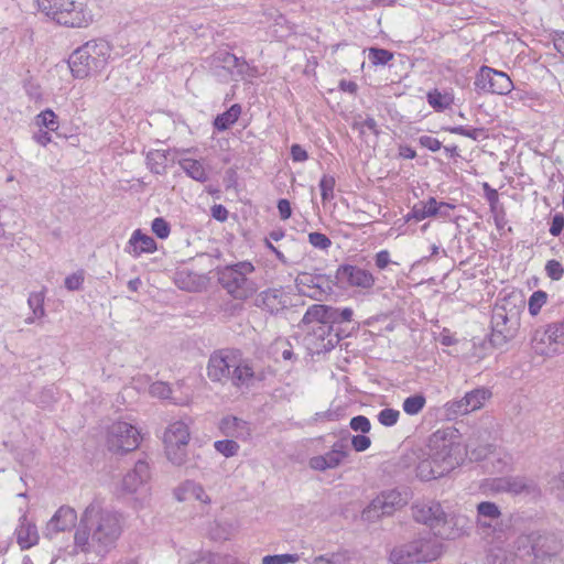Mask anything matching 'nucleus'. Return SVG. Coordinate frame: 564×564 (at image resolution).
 I'll return each mask as SVG.
<instances>
[{
  "label": "nucleus",
  "instance_id": "bb28decb",
  "mask_svg": "<svg viewBox=\"0 0 564 564\" xmlns=\"http://www.w3.org/2000/svg\"><path fill=\"white\" fill-rule=\"evenodd\" d=\"M163 441L164 444H171V446L173 444L187 445L189 441L188 426L182 421L171 423L164 433Z\"/></svg>",
  "mask_w": 564,
  "mask_h": 564
},
{
  "label": "nucleus",
  "instance_id": "864d4df0",
  "mask_svg": "<svg viewBox=\"0 0 564 564\" xmlns=\"http://www.w3.org/2000/svg\"><path fill=\"white\" fill-rule=\"evenodd\" d=\"M478 516L489 519H498L501 512L498 506L490 501H482L477 506Z\"/></svg>",
  "mask_w": 564,
  "mask_h": 564
},
{
  "label": "nucleus",
  "instance_id": "bf43d9fd",
  "mask_svg": "<svg viewBox=\"0 0 564 564\" xmlns=\"http://www.w3.org/2000/svg\"><path fill=\"white\" fill-rule=\"evenodd\" d=\"M84 279H85L84 271L79 270V271L66 276L65 282H64L65 288L68 291H78L83 286Z\"/></svg>",
  "mask_w": 564,
  "mask_h": 564
},
{
  "label": "nucleus",
  "instance_id": "ddd939ff",
  "mask_svg": "<svg viewBox=\"0 0 564 564\" xmlns=\"http://www.w3.org/2000/svg\"><path fill=\"white\" fill-rule=\"evenodd\" d=\"M295 285L302 295L321 301L332 292L334 281L326 274L302 272L296 276Z\"/></svg>",
  "mask_w": 564,
  "mask_h": 564
},
{
  "label": "nucleus",
  "instance_id": "5fc2aeb1",
  "mask_svg": "<svg viewBox=\"0 0 564 564\" xmlns=\"http://www.w3.org/2000/svg\"><path fill=\"white\" fill-rule=\"evenodd\" d=\"M299 560V554L267 555L262 558V564H290L296 563Z\"/></svg>",
  "mask_w": 564,
  "mask_h": 564
},
{
  "label": "nucleus",
  "instance_id": "6ab92c4d",
  "mask_svg": "<svg viewBox=\"0 0 564 564\" xmlns=\"http://www.w3.org/2000/svg\"><path fill=\"white\" fill-rule=\"evenodd\" d=\"M494 488L500 492H509L513 495L519 494H534L538 490L536 484L527 477L522 476H506L495 479Z\"/></svg>",
  "mask_w": 564,
  "mask_h": 564
},
{
  "label": "nucleus",
  "instance_id": "b1692460",
  "mask_svg": "<svg viewBox=\"0 0 564 564\" xmlns=\"http://www.w3.org/2000/svg\"><path fill=\"white\" fill-rule=\"evenodd\" d=\"M155 250L156 242L151 236L143 234L140 229L133 231L127 249L130 254L138 258L142 253H152Z\"/></svg>",
  "mask_w": 564,
  "mask_h": 564
},
{
  "label": "nucleus",
  "instance_id": "f704fd0d",
  "mask_svg": "<svg viewBox=\"0 0 564 564\" xmlns=\"http://www.w3.org/2000/svg\"><path fill=\"white\" fill-rule=\"evenodd\" d=\"M188 564H229V557L210 552L194 553Z\"/></svg>",
  "mask_w": 564,
  "mask_h": 564
},
{
  "label": "nucleus",
  "instance_id": "e433bc0d",
  "mask_svg": "<svg viewBox=\"0 0 564 564\" xmlns=\"http://www.w3.org/2000/svg\"><path fill=\"white\" fill-rule=\"evenodd\" d=\"M426 404V398L422 393H416L404 399L402 409L408 415L419 414Z\"/></svg>",
  "mask_w": 564,
  "mask_h": 564
},
{
  "label": "nucleus",
  "instance_id": "9b49d317",
  "mask_svg": "<svg viewBox=\"0 0 564 564\" xmlns=\"http://www.w3.org/2000/svg\"><path fill=\"white\" fill-rule=\"evenodd\" d=\"M474 85L478 94L507 95L513 89V83L505 72L485 65L478 70Z\"/></svg>",
  "mask_w": 564,
  "mask_h": 564
},
{
  "label": "nucleus",
  "instance_id": "412c9836",
  "mask_svg": "<svg viewBox=\"0 0 564 564\" xmlns=\"http://www.w3.org/2000/svg\"><path fill=\"white\" fill-rule=\"evenodd\" d=\"M219 431L227 437L247 440L250 436L248 422L232 415L225 416L219 422Z\"/></svg>",
  "mask_w": 564,
  "mask_h": 564
},
{
  "label": "nucleus",
  "instance_id": "aec40b11",
  "mask_svg": "<svg viewBox=\"0 0 564 564\" xmlns=\"http://www.w3.org/2000/svg\"><path fill=\"white\" fill-rule=\"evenodd\" d=\"M150 479V468L147 462L138 460L134 468L127 473L121 482V489L127 494L135 492L140 486Z\"/></svg>",
  "mask_w": 564,
  "mask_h": 564
},
{
  "label": "nucleus",
  "instance_id": "603ef678",
  "mask_svg": "<svg viewBox=\"0 0 564 564\" xmlns=\"http://www.w3.org/2000/svg\"><path fill=\"white\" fill-rule=\"evenodd\" d=\"M547 294L544 291H535L529 299V312L531 315H538L541 307L546 303Z\"/></svg>",
  "mask_w": 564,
  "mask_h": 564
},
{
  "label": "nucleus",
  "instance_id": "dca6fc26",
  "mask_svg": "<svg viewBox=\"0 0 564 564\" xmlns=\"http://www.w3.org/2000/svg\"><path fill=\"white\" fill-rule=\"evenodd\" d=\"M348 444L345 440L334 443L330 451L324 455L313 456L308 460V466L318 471L337 468L348 456Z\"/></svg>",
  "mask_w": 564,
  "mask_h": 564
},
{
  "label": "nucleus",
  "instance_id": "c9c22d12",
  "mask_svg": "<svg viewBox=\"0 0 564 564\" xmlns=\"http://www.w3.org/2000/svg\"><path fill=\"white\" fill-rule=\"evenodd\" d=\"M490 397V392L484 388L475 389L470 392H467L464 398L465 402L470 412L480 409L485 402Z\"/></svg>",
  "mask_w": 564,
  "mask_h": 564
},
{
  "label": "nucleus",
  "instance_id": "c85d7f7f",
  "mask_svg": "<svg viewBox=\"0 0 564 564\" xmlns=\"http://www.w3.org/2000/svg\"><path fill=\"white\" fill-rule=\"evenodd\" d=\"M181 169L186 173L191 178L205 183L208 180V174L203 163L198 160L185 158L178 161Z\"/></svg>",
  "mask_w": 564,
  "mask_h": 564
},
{
  "label": "nucleus",
  "instance_id": "774afa93",
  "mask_svg": "<svg viewBox=\"0 0 564 564\" xmlns=\"http://www.w3.org/2000/svg\"><path fill=\"white\" fill-rule=\"evenodd\" d=\"M563 229H564V216L562 214H556L552 219L549 231L552 236L557 237L561 235Z\"/></svg>",
  "mask_w": 564,
  "mask_h": 564
},
{
  "label": "nucleus",
  "instance_id": "338daca9",
  "mask_svg": "<svg viewBox=\"0 0 564 564\" xmlns=\"http://www.w3.org/2000/svg\"><path fill=\"white\" fill-rule=\"evenodd\" d=\"M351 445L356 452H364L371 445V441L366 435H354L351 437Z\"/></svg>",
  "mask_w": 564,
  "mask_h": 564
},
{
  "label": "nucleus",
  "instance_id": "cd10ccee",
  "mask_svg": "<svg viewBox=\"0 0 564 564\" xmlns=\"http://www.w3.org/2000/svg\"><path fill=\"white\" fill-rule=\"evenodd\" d=\"M445 475L442 468L437 464H434V459L430 455L422 459L416 466V476L423 481H430Z\"/></svg>",
  "mask_w": 564,
  "mask_h": 564
},
{
  "label": "nucleus",
  "instance_id": "a19ab883",
  "mask_svg": "<svg viewBox=\"0 0 564 564\" xmlns=\"http://www.w3.org/2000/svg\"><path fill=\"white\" fill-rule=\"evenodd\" d=\"M35 123L40 128L44 127L50 131L58 129L57 116L52 109H45L35 117Z\"/></svg>",
  "mask_w": 564,
  "mask_h": 564
},
{
  "label": "nucleus",
  "instance_id": "f8f14e48",
  "mask_svg": "<svg viewBox=\"0 0 564 564\" xmlns=\"http://www.w3.org/2000/svg\"><path fill=\"white\" fill-rule=\"evenodd\" d=\"M334 284L340 288H355L360 290H370L375 283L373 274L360 267L354 264H340L335 273Z\"/></svg>",
  "mask_w": 564,
  "mask_h": 564
},
{
  "label": "nucleus",
  "instance_id": "72a5a7b5",
  "mask_svg": "<svg viewBox=\"0 0 564 564\" xmlns=\"http://www.w3.org/2000/svg\"><path fill=\"white\" fill-rule=\"evenodd\" d=\"M238 58L236 55L227 51H218L213 56L214 66L226 69L230 75H234V69L237 66Z\"/></svg>",
  "mask_w": 564,
  "mask_h": 564
},
{
  "label": "nucleus",
  "instance_id": "de8ad7c7",
  "mask_svg": "<svg viewBox=\"0 0 564 564\" xmlns=\"http://www.w3.org/2000/svg\"><path fill=\"white\" fill-rule=\"evenodd\" d=\"M445 130L451 133H454V134H459L463 137L470 138L475 141L478 140L480 137H484V138L486 137V131L484 128H467L464 126H456V127L445 128Z\"/></svg>",
  "mask_w": 564,
  "mask_h": 564
},
{
  "label": "nucleus",
  "instance_id": "680f3d73",
  "mask_svg": "<svg viewBox=\"0 0 564 564\" xmlns=\"http://www.w3.org/2000/svg\"><path fill=\"white\" fill-rule=\"evenodd\" d=\"M313 564H345V557L340 553L324 554L315 557Z\"/></svg>",
  "mask_w": 564,
  "mask_h": 564
},
{
  "label": "nucleus",
  "instance_id": "79ce46f5",
  "mask_svg": "<svg viewBox=\"0 0 564 564\" xmlns=\"http://www.w3.org/2000/svg\"><path fill=\"white\" fill-rule=\"evenodd\" d=\"M533 532L529 534H522L517 538L514 542V546L517 551L521 554V556H528L534 558L533 551Z\"/></svg>",
  "mask_w": 564,
  "mask_h": 564
},
{
  "label": "nucleus",
  "instance_id": "f257e3e1",
  "mask_svg": "<svg viewBox=\"0 0 564 564\" xmlns=\"http://www.w3.org/2000/svg\"><path fill=\"white\" fill-rule=\"evenodd\" d=\"M126 527L124 516L94 499L82 512L74 532L72 554L100 560L112 552Z\"/></svg>",
  "mask_w": 564,
  "mask_h": 564
},
{
  "label": "nucleus",
  "instance_id": "0eeeda50",
  "mask_svg": "<svg viewBox=\"0 0 564 564\" xmlns=\"http://www.w3.org/2000/svg\"><path fill=\"white\" fill-rule=\"evenodd\" d=\"M519 326V307L512 303V297L499 300L491 315L490 343L495 347L503 346L514 337Z\"/></svg>",
  "mask_w": 564,
  "mask_h": 564
},
{
  "label": "nucleus",
  "instance_id": "7c9ffc66",
  "mask_svg": "<svg viewBox=\"0 0 564 564\" xmlns=\"http://www.w3.org/2000/svg\"><path fill=\"white\" fill-rule=\"evenodd\" d=\"M328 313L329 306L323 304H314L311 305L305 312L302 323L305 325L308 324H324L328 323Z\"/></svg>",
  "mask_w": 564,
  "mask_h": 564
},
{
  "label": "nucleus",
  "instance_id": "6e6d98bb",
  "mask_svg": "<svg viewBox=\"0 0 564 564\" xmlns=\"http://www.w3.org/2000/svg\"><path fill=\"white\" fill-rule=\"evenodd\" d=\"M151 229L153 234L160 239H166L171 232L170 224L162 217L153 219Z\"/></svg>",
  "mask_w": 564,
  "mask_h": 564
},
{
  "label": "nucleus",
  "instance_id": "f03ea898",
  "mask_svg": "<svg viewBox=\"0 0 564 564\" xmlns=\"http://www.w3.org/2000/svg\"><path fill=\"white\" fill-rule=\"evenodd\" d=\"M207 376L213 382H231L236 388L253 384L256 372L252 362L241 357L236 349L214 351L207 365Z\"/></svg>",
  "mask_w": 564,
  "mask_h": 564
},
{
  "label": "nucleus",
  "instance_id": "4be33fe9",
  "mask_svg": "<svg viewBox=\"0 0 564 564\" xmlns=\"http://www.w3.org/2000/svg\"><path fill=\"white\" fill-rule=\"evenodd\" d=\"M15 529L17 542L22 550H28L39 543V532L36 525L31 522L25 514L19 520Z\"/></svg>",
  "mask_w": 564,
  "mask_h": 564
},
{
  "label": "nucleus",
  "instance_id": "a211bd4d",
  "mask_svg": "<svg viewBox=\"0 0 564 564\" xmlns=\"http://www.w3.org/2000/svg\"><path fill=\"white\" fill-rule=\"evenodd\" d=\"M534 561L543 562L557 555L562 550L561 540L553 533L533 532Z\"/></svg>",
  "mask_w": 564,
  "mask_h": 564
},
{
  "label": "nucleus",
  "instance_id": "49530a36",
  "mask_svg": "<svg viewBox=\"0 0 564 564\" xmlns=\"http://www.w3.org/2000/svg\"><path fill=\"white\" fill-rule=\"evenodd\" d=\"M234 75L240 76L242 79H252L258 77L259 70L256 66L250 65L246 59L238 58Z\"/></svg>",
  "mask_w": 564,
  "mask_h": 564
},
{
  "label": "nucleus",
  "instance_id": "c03bdc74",
  "mask_svg": "<svg viewBox=\"0 0 564 564\" xmlns=\"http://www.w3.org/2000/svg\"><path fill=\"white\" fill-rule=\"evenodd\" d=\"M352 315L354 312L350 307L337 308L329 306L328 323L330 325L347 323L351 321Z\"/></svg>",
  "mask_w": 564,
  "mask_h": 564
},
{
  "label": "nucleus",
  "instance_id": "4468645a",
  "mask_svg": "<svg viewBox=\"0 0 564 564\" xmlns=\"http://www.w3.org/2000/svg\"><path fill=\"white\" fill-rule=\"evenodd\" d=\"M411 511L415 522L427 525L432 530L446 522V513L441 503L435 500L415 501Z\"/></svg>",
  "mask_w": 564,
  "mask_h": 564
},
{
  "label": "nucleus",
  "instance_id": "5701e85b",
  "mask_svg": "<svg viewBox=\"0 0 564 564\" xmlns=\"http://www.w3.org/2000/svg\"><path fill=\"white\" fill-rule=\"evenodd\" d=\"M258 306L271 314H278L286 307L283 292L279 289H268L261 292L257 299Z\"/></svg>",
  "mask_w": 564,
  "mask_h": 564
},
{
  "label": "nucleus",
  "instance_id": "f3484780",
  "mask_svg": "<svg viewBox=\"0 0 564 564\" xmlns=\"http://www.w3.org/2000/svg\"><path fill=\"white\" fill-rule=\"evenodd\" d=\"M77 520L79 521L74 508L69 506H62L46 523L43 534L45 538L53 540L56 534L61 532L68 531L73 528L76 529L78 524Z\"/></svg>",
  "mask_w": 564,
  "mask_h": 564
},
{
  "label": "nucleus",
  "instance_id": "7ed1b4c3",
  "mask_svg": "<svg viewBox=\"0 0 564 564\" xmlns=\"http://www.w3.org/2000/svg\"><path fill=\"white\" fill-rule=\"evenodd\" d=\"M427 455L433 457L447 475L463 464L467 456V447L464 446L462 435L454 426H447L435 431L429 438Z\"/></svg>",
  "mask_w": 564,
  "mask_h": 564
},
{
  "label": "nucleus",
  "instance_id": "4c0bfd02",
  "mask_svg": "<svg viewBox=\"0 0 564 564\" xmlns=\"http://www.w3.org/2000/svg\"><path fill=\"white\" fill-rule=\"evenodd\" d=\"M44 300H45V289H43L40 292H32L30 293L28 297V305L32 313L34 314V317H44L45 316V310H44Z\"/></svg>",
  "mask_w": 564,
  "mask_h": 564
},
{
  "label": "nucleus",
  "instance_id": "37998d69",
  "mask_svg": "<svg viewBox=\"0 0 564 564\" xmlns=\"http://www.w3.org/2000/svg\"><path fill=\"white\" fill-rule=\"evenodd\" d=\"M214 448L226 458H229L238 454L240 446L235 440H219L214 443Z\"/></svg>",
  "mask_w": 564,
  "mask_h": 564
},
{
  "label": "nucleus",
  "instance_id": "13d9d810",
  "mask_svg": "<svg viewBox=\"0 0 564 564\" xmlns=\"http://www.w3.org/2000/svg\"><path fill=\"white\" fill-rule=\"evenodd\" d=\"M308 242L321 250H327L332 246V240L322 232H311L308 234Z\"/></svg>",
  "mask_w": 564,
  "mask_h": 564
},
{
  "label": "nucleus",
  "instance_id": "9d476101",
  "mask_svg": "<svg viewBox=\"0 0 564 564\" xmlns=\"http://www.w3.org/2000/svg\"><path fill=\"white\" fill-rule=\"evenodd\" d=\"M405 505L406 499L399 490H386L372 499L362 510L361 519L367 522H376L382 517L393 514L395 510L401 509Z\"/></svg>",
  "mask_w": 564,
  "mask_h": 564
},
{
  "label": "nucleus",
  "instance_id": "39448f33",
  "mask_svg": "<svg viewBox=\"0 0 564 564\" xmlns=\"http://www.w3.org/2000/svg\"><path fill=\"white\" fill-rule=\"evenodd\" d=\"M443 552L442 542L435 536L425 535L394 546L389 554V561L392 564H425L438 560Z\"/></svg>",
  "mask_w": 564,
  "mask_h": 564
},
{
  "label": "nucleus",
  "instance_id": "58836bf2",
  "mask_svg": "<svg viewBox=\"0 0 564 564\" xmlns=\"http://www.w3.org/2000/svg\"><path fill=\"white\" fill-rule=\"evenodd\" d=\"M444 408L445 414L449 420L470 413L464 397L457 400L448 401Z\"/></svg>",
  "mask_w": 564,
  "mask_h": 564
},
{
  "label": "nucleus",
  "instance_id": "a18cd8bd",
  "mask_svg": "<svg viewBox=\"0 0 564 564\" xmlns=\"http://www.w3.org/2000/svg\"><path fill=\"white\" fill-rule=\"evenodd\" d=\"M368 58L375 66L386 65L393 58V53L384 48L370 47Z\"/></svg>",
  "mask_w": 564,
  "mask_h": 564
},
{
  "label": "nucleus",
  "instance_id": "4d7b16f0",
  "mask_svg": "<svg viewBox=\"0 0 564 564\" xmlns=\"http://www.w3.org/2000/svg\"><path fill=\"white\" fill-rule=\"evenodd\" d=\"M545 272L551 280L558 281L564 275V267L560 261L552 259L546 262Z\"/></svg>",
  "mask_w": 564,
  "mask_h": 564
},
{
  "label": "nucleus",
  "instance_id": "393cba45",
  "mask_svg": "<svg viewBox=\"0 0 564 564\" xmlns=\"http://www.w3.org/2000/svg\"><path fill=\"white\" fill-rule=\"evenodd\" d=\"M176 498L180 501L193 498L206 505L210 503V498L203 486L193 480H186L177 488Z\"/></svg>",
  "mask_w": 564,
  "mask_h": 564
},
{
  "label": "nucleus",
  "instance_id": "3c124183",
  "mask_svg": "<svg viewBox=\"0 0 564 564\" xmlns=\"http://www.w3.org/2000/svg\"><path fill=\"white\" fill-rule=\"evenodd\" d=\"M464 446L467 447V455H470L471 460H481L486 458L487 455L490 454L494 449L491 444L474 447L471 440L467 444H464Z\"/></svg>",
  "mask_w": 564,
  "mask_h": 564
},
{
  "label": "nucleus",
  "instance_id": "1a4fd4ad",
  "mask_svg": "<svg viewBox=\"0 0 564 564\" xmlns=\"http://www.w3.org/2000/svg\"><path fill=\"white\" fill-rule=\"evenodd\" d=\"M141 442L140 431L124 421L113 422L107 431V448L115 454H126L137 449Z\"/></svg>",
  "mask_w": 564,
  "mask_h": 564
},
{
  "label": "nucleus",
  "instance_id": "c756f323",
  "mask_svg": "<svg viewBox=\"0 0 564 564\" xmlns=\"http://www.w3.org/2000/svg\"><path fill=\"white\" fill-rule=\"evenodd\" d=\"M241 115V106L234 104L225 112L219 113L214 120V127L218 131H225L237 122Z\"/></svg>",
  "mask_w": 564,
  "mask_h": 564
},
{
  "label": "nucleus",
  "instance_id": "473e14b6",
  "mask_svg": "<svg viewBox=\"0 0 564 564\" xmlns=\"http://www.w3.org/2000/svg\"><path fill=\"white\" fill-rule=\"evenodd\" d=\"M166 161L167 156L162 150L150 151L147 155V165L155 174H164L166 172Z\"/></svg>",
  "mask_w": 564,
  "mask_h": 564
},
{
  "label": "nucleus",
  "instance_id": "423d86ee",
  "mask_svg": "<svg viewBox=\"0 0 564 564\" xmlns=\"http://www.w3.org/2000/svg\"><path fill=\"white\" fill-rule=\"evenodd\" d=\"M39 10L56 23L68 28H86L93 15L83 3L73 0H39Z\"/></svg>",
  "mask_w": 564,
  "mask_h": 564
},
{
  "label": "nucleus",
  "instance_id": "2f4dec72",
  "mask_svg": "<svg viewBox=\"0 0 564 564\" xmlns=\"http://www.w3.org/2000/svg\"><path fill=\"white\" fill-rule=\"evenodd\" d=\"M429 105L437 112H442L451 107L454 98L448 93H441L438 89L430 90L426 95Z\"/></svg>",
  "mask_w": 564,
  "mask_h": 564
},
{
  "label": "nucleus",
  "instance_id": "ea45409f",
  "mask_svg": "<svg viewBox=\"0 0 564 564\" xmlns=\"http://www.w3.org/2000/svg\"><path fill=\"white\" fill-rule=\"evenodd\" d=\"M186 446L187 445L181 444H173L172 446L171 444H165L167 459L176 466L183 465L186 460Z\"/></svg>",
  "mask_w": 564,
  "mask_h": 564
},
{
  "label": "nucleus",
  "instance_id": "a878e982",
  "mask_svg": "<svg viewBox=\"0 0 564 564\" xmlns=\"http://www.w3.org/2000/svg\"><path fill=\"white\" fill-rule=\"evenodd\" d=\"M440 208L438 202L434 197H430L427 202L416 203L411 212L405 216V221L409 223L412 219L421 221L427 217L437 216Z\"/></svg>",
  "mask_w": 564,
  "mask_h": 564
},
{
  "label": "nucleus",
  "instance_id": "052dcab7",
  "mask_svg": "<svg viewBox=\"0 0 564 564\" xmlns=\"http://www.w3.org/2000/svg\"><path fill=\"white\" fill-rule=\"evenodd\" d=\"M349 426L354 431L361 432L364 434L368 433L370 431V429H371L370 421L368 420V417H366L364 415L354 416L350 420Z\"/></svg>",
  "mask_w": 564,
  "mask_h": 564
},
{
  "label": "nucleus",
  "instance_id": "69168bd1",
  "mask_svg": "<svg viewBox=\"0 0 564 564\" xmlns=\"http://www.w3.org/2000/svg\"><path fill=\"white\" fill-rule=\"evenodd\" d=\"M419 143L421 147L426 148L432 152H436L442 148V142L431 135H421L419 138Z\"/></svg>",
  "mask_w": 564,
  "mask_h": 564
},
{
  "label": "nucleus",
  "instance_id": "8fccbe9b",
  "mask_svg": "<svg viewBox=\"0 0 564 564\" xmlns=\"http://www.w3.org/2000/svg\"><path fill=\"white\" fill-rule=\"evenodd\" d=\"M335 184L336 181L334 176L326 174L323 175V177L319 181V189L323 202H328L334 198Z\"/></svg>",
  "mask_w": 564,
  "mask_h": 564
},
{
  "label": "nucleus",
  "instance_id": "6e6552de",
  "mask_svg": "<svg viewBox=\"0 0 564 564\" xmlns=\"http://www.w3.org/2000/svg\"><path fill=\"white\" fill-rule=\"evenodd\" d=\"M254 271L249 261L227 265L218 272V281L227 292L238 300L250 297L257 290L256 283L248 278Z\"/></svg>",
  "mask_w": 564,
  "mask_h": 564
},
{
  "label": "nucleus",
  "instance_id": "2eb2a0df",
  "mask_svg": "<svg viewBox=\"0 0 564 564\" xmlns=\"http://www.w3.org/2000/svg\"><path fill=\"white\" fill-rule=\"evenodd\" d=\"M554 345L564 346V318L558 323L550 324L545 330L536 332L533 337L534 350L540 355L556 352Z\"/></svg>",
  "mask_w": 564,
  "mask_h": 564
},
{
  "label": "nucleus",
  "instance_id": "0e129e2a",
  "mask_svg": "<svg viewBox=\"0 0 564 564\" xmlns=\"http://www.w3.org/2000/svg\"><path fill=\"white\" fill-rule=\"evenodd\" d=\"M150 392L152 395L161 398V399H167L171 394V388L164 383V382H154L150 387Z\"/></svg>",
  "mask_w": 564,
  "mask_h": 564
},
{
  "label": "nucleus",
  "instance_id": "e2e57ef3",
  "mask_svg": "<svg viewBox=\"0 0 564 564\" xmlns=\"http://www.w3.org/2000/svg\"><path fill=\"white\" fill-rule=\"evenodd\" d=\"M311 332L317 339L324 340L332 336L333 325L329 323L315 324V326L311 328Z\"/></svg>",
  "mask_w": 564,
  "mask_h": 564
},
{
  "label": "nucleus",
  "instance_id": "20e7f679",
  "mask_svg": "<svg viewBox=\"0 0 564 564\" xmlns=\"http://www.w3.org/2000/svg\"><path fill=\"white\" fill-rule=\"evenodd\" d=\"M112 47L104 39L87 41L68 57V66L75 78H87L101 73L111 56Z\"/></svg>",
  "mask_w": 564,
  "mask_h": 564
},
{
  "label": "nucleus",
  "instance_id": "09e8293b",
  "mask_svg": "<svg viewBox=\"0 0 564 564\" xmlns=\"http://www.w3.org/2000/svg\"><path fill=\"white\" fill-rule=\"evenodd\" d=\"M400 411L392 408H384L377 415L378 422L387 427L395 425L398 423Z\"/></svg>",
  "mask_w": 564,
  "mask_h": 564
}]
</instances>
